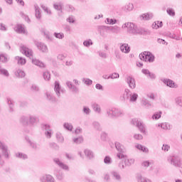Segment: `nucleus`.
Listing matches in <instances>:
<instances>
[{
  "mask_svg": "<svg viewBox=\"0 0 182 182\" xmlns=\"http://www.w3.org/2000/svg\"><path fill=\"white\" fill-rule=\"evenodd\" d=\"M31 90L32 92H39V87H38V85L33 84L31 87Z\"/></svg>",
  "mask_w": 182,
  "mask_h": 182,
  "instance_id": "69168bd1",
  "label": "nucleus"
},
{
  "mask_svg": "<svg viewBox=\"0 0 182 182\" xmlns=\"http://www.w3.org/2000/svg\"><path fill=\"white\" fill-rule=\"evenodd\" d=\"M84 46H86V48H89V46H92L93 45V41L91 39L86 40L83 42Z\"/></svg>",
  "mask_w": 182,
  "mask_h": 182,
  "instance_id": "6e6d98bb",
  "label": "nucleus"
},
{
  "mask_svg": "<svg viewBox=\"0 0 182 182\" xmlns=\"http://www.w3.org/2000/svg\"><path fill=\"white\" fill-rule=\"evenodd\" d=\"M44 36H46V38L47 39V41H53V38H52V36H50V33H48V31H43Z\"/></svg>",
  "mask_w": 182,
  "mask_h": 182,
  "instance_id": "603ef678",
  "label": "nucleus"
},
{
  "mask_svg": "<svg viewBox=\"0 0 182 182\" xmlns=\"http://www.w3.org/2000/svg\"><path fill=\"white\" fill-rule=\"evenodd\" d=\"M104 163L105 164H112L113 160H112V158L109 156H106L104 159Z\"/></svg>",
  "mask_w": 182,
  "mask_h": 182,
  "instance_id": "3c124183",
  "label": "nucleus"
},
{
  "mask_svg": "<svg viewBox=\"0 0 182 182\" xmlns=\"http://www.w3.org/2000/svg\"><path fill=\"white\" fill-rule=\"evenodd\" d=\"M8 60H9V58H8V55H6V54H0V62L6 63Z\"/></svg>",
  "mask_w": 182,
  "mask_h": 182,
  "instance_id": "a18cd8bd",
  "label": "nucleus"
},
{
  "mask_svg": "<svg viewBox=\"0 0 182 182\" xmlns=\"http://www.w3.org/2000/svg\"><path fill=\"white\" fill-rule=\"evenodd\" d=\"M66 85L68 86V87L70 89V90H71L72 92H73V93H79V88H77V87H76L75 85H74L72 82L70 81H67L66 82Z\"/></svg>",
  "mask_w": 182,
  "mask_h": 182,
  "instance_id": "2eb2a0df",
  "label": "nucleus"
},
{
  "mask_svg": "<svg viewBox=\"0 0 182 182\" xmlns=\"http://www.w3.org/2000/svg\"><path fill=\"white\" fill-rule=\"evenodd\" d=\"M163 26V22L161 21H155L152 24L153 29H159V28H161Z\"/></svg>",
  "mask_w": 182,
  "mask_h": 182,
  "instance_id": "79ce46f5",
  "label": "nucleus"
},
{
  "mask_svg": "<svg viewBox=\"0 0 182 182\" xmlns=\"http://www.w3.org/2000/svg\"><path fill=\"white\" fill-rule=\"evenodd\" d=\"M15 156L21 160H28V155L21 152H17L15 154Z\"/></svg>",
  "mask_w": 182,
  "mask_h": 182,
  "instance_id": "c85d7f7f",
  "label": "nucleus"
},
{
  "mask_svg": "<svg viewBox=\"0 0 182 182\" xmlns=\"http://www.w3.org/2000/svg\"><path fill=\"white\" fill-rule=\"evenodd\" d=\"M141 123V121L138 120L137 118H134L131 121V124L132 126H136V127H139Z\"/></svg>",
  "mask_w": 182,
  "mask_h": 182,
  "instance_id": "a19ab883",
  "label": "nucleus"
},
{
  "mask_svg": "<svg viewBox=\"0 0 182 182\" xmlns=\"http://www.w3.org/2000/svg\"><path fill=\"white\" fill-rule=\"evenodd\" d=\"M114 144L116 149L119 152L117 154V157L120 160L126 159V148H124V146H123L122 144H120V142L118 141H116Z\"/></svg>",
  "mask_w": 182,
  "mask_h": 182,
  "instance_id": "f03ea898",
  "label": "nucleus"
},
{
  "mask_svg": "<svg viewBox=\"0 0 182 182\" xmlns=\"http://www.w3.org/2000/svg\"><path fill=\"white\" fill-rule=\"evenodd\" d=\"M164 85H166V86H168V87H172V88H177L178 85L177 84L174 83V81L170 80V79H164L163 80Z\"/></svg>",
  "mask_w": 182,
  "mask_h": 182,
  "instance_id": "dca6fc26",
  "label": "nucleus"
},
{
  "mask_svg": "<svg viewBox=\"0 0 182 182\" xmlns=\"http://www.w3.org/2000/svg\"><path fill=\"white\" fill-rule=\"evenodd\" d=\"M15 75L17 77H25V72H23L22 70H17L15 73Z\"/></svg>",
  "mask_w": 182,
  "mask_h": 182,
  "instance_id": "49530a36",
  "label": "nucleus"
},
{
  "mask_svg": "<svg viewBox=\"0 0 182 182\" xmlns=\"http://www.w3.org/2000/svg\"><path fill=\"white\" fill-rule=\"evenodd\" d=\"M34 9H35V15L36 18L41 21L42 18V14L41 13V8H39V6L38 4L34 5Z\"/></svg>",
  "mask_w": 182,
  "mask_h": 182,
  "instance_id": "4be33fe9",
  "label": "nucleus"
},
{
  "mask_svg": "<svg viewBox=\"0 0 182 182\" xmlns=\"http://www.w3.org/2000/svg\"><path fill=\"white\" fill-rule=\"evenodd\" d=\"M105 23H107V25H116V23H117V20L116 18H107Z\"/></svg>",
  "mask_w": 182,
  "mask_h": 182,
  "instance_id": "4c0bfd02",
  "label": "nucleus"
},
{
  "mask_svg": "<svg viewBox=\"0 0 182 182\" xmlns=\"http://www.w3.org/2000/svg\"><path fill=\"white\" fill-rule=\"evenodd\" d=\"M74 132L75 134H82V133H83V129L80 127H77L75 128Z\"/></svg>",
  "mask_w": 182,
  "mask_h": 182,
  "instance_id": "0e129e2a",
  "label": "nucleus"
},
{
  "mask_svg": "<svg viewBox=\"0 0 182 182\" xmlns=\"http://www.w3.org/2000/svg\"><path fill=\"white\" fill-rule=\"evenodd\" d=\"M0 75L1 76H4L5 77H9V72H8V70L2 68V66L0 65Z\"/></svg>",
  "mask_w": 182,
  "mask_h": 182,
  "instance_id": "473e14b6",
  "label": "nucleus"
},
{
  "mask_svg": "<svg viewBox=\"0 0 182 182\" xmlns=\"http://www.w3.org/2000/svg\"><path fill=\"white\" fill-rule=\"evenodd\" d=\"M134 6H133V4L128 3L124 7V11L125 12H130L132 9H134Z\"/></svg>",
  "mask_w": 182,
  "mask_h": 182,
  "instance_id": "e433bc0d",
  "label": "nucleus"
},
{
  "mask_svg": "<svg viewBox=\"0 0 182 182\" xmlns=\"http://www.w3.org/2000/svg\"><path fill=\"white\" fill-rule=\"evenodd\" d=\"M92 127L95 129V130H99V131L102 130V126L100 125V123H99V122L95 121L92 122Z\"/></svg>",
  "mask_w": 182,
  "mask_h": 182,
  "instance_id": "37998d69",
  "label": "nucleus"
},
{
  "mask_svg": "<svg viewBox=\"0 0 182 182\" xmlns=\"http://www.w3.org/2000/svg\"><path fill=\"white\" fill-rule=\"evenodd\" d=\"M54 91H55L56 96H58V97H61L62 95H63V93H65V89H63V88H62V87H60V84L58 81L55 82Z\"/></svg>",
  "mask_w": 182,
  "mask_h": 182,
  "instance_id": "0eeeda50",
  "label": "nucleus"
},
{
  "mask_svg": "<svg viewBox=\"0 0 182 182\" xmlns=\"http://www.w3.org/2000/svg\"><path fill=\"white\" fill-rule=\"evenodd\" d=\"M41 8H42L43 10H44V12H46V14L48 15H51L52 14V11H50V9H49V8H48L45 5H42Z\"/></svg>",
  "mask_w": 182,
  "mask_h": 182,
  "instance_id": "680f3d73",
  "label": "nucleus"
},
{
  "mask_svg": "<svg viewBox=\"0 0 182 182\" xmlns=\"http://www.w3.org/2000/svg\"><path fill=\"white\" fill-rule=\"evenodd\" d=\"M36 123V117L33 115H28V125L33 126Z\"/></svg>",
  "mask_w": 182,
  "mask_h": 182,
  "instance_id": "72a5a7b5",
  "label": "nucleus"
},
{
  "mask_svg": "<svg viewBox=\"0 0 182 182\" xmlns=\"http://www.w3.org/2000/svg\"><path fill=\"white\" fill-rule=\"evenodd\" d=\"M53 174L56 177L57 180H63V172H62L60 170H54Z\"/></svg>",
  "mask_w": 182,
  "mask_h": 182,
  "instance_id": "a878e982",
  "label": "nucleus"
},
{
  "mask_svg": "<svg viewBox=\"0 0 182 182\" xmlns=\"http://www.w3.org/2000/svg\"><path fill=\"white\" fill-rule=\"evenodd\" d=\"M176 102L177 105L182 107V97H178L176 99Z\"/></svg>",
  "mask_w": 182,
  "mask_h": 182,
  "instance_id": "774afa93",
  "label": "nucleus"
},
{
  "mask_svg": "<svg viewBox=\"0 0 182 182\" xmlns=\"http://www.w3.org/2000/svg\"><path fill=\"white\" fill-rule=\"evenodd\" d=\"M156 127H161V129H163V130H171L172 127L168 122H164L157 124Z\"/></svg>",
  "mask_w": 182,
  "mask_h": 182,
  "instance_id": "6ab92c4d",
  "label": "nucleus"
},
{
  "mask_svg": "<svg viewBox=\"0 0 182 182\" xmlns=\"http://www.w3.org/2000/svg\"><path fill=\"white\" fill-rule=\"evenodd\" d=\"M119 49L122 53H130V47L127 43H123L120 46Z\"/></svg>",
  "mask_w": 182,
  "mask_h": 182,
  "instance_id": "412c9836",
  "label": "nucleus"
},
{
  "mask_svg": "<svg viewBox=\"0 0 182 182\" xmlns=\"http://www.w3.org/2000/svg\"><path fill=\"white\" fill-rule=\"evenodd\" d=\"M16 60L18 65H25L26 63V60L22 57L16 56L15 57Z\"/></svg>",
  "mask_w": 182,
  "mask_h": 182,
  "instance_id": "58836bf2",
  "label": "nucleus"
},
{
  "mask_svg": "<svg viewBox=\"0 0 182 182\" xmlns=\"http://www.w3.org/2000/svg\"><path fill=\"white\" fill-rule=\"evenodd\" d=\"M20 52H21L23 55L27 56V58L31 59L32 63L36 65V66H38V68H45V63L36 58H33V51H32L29 48L25 46H21L20 48Z\"/></svg>",
  "mask_w": 182,
  "mask_h": 182,
  "instance_id": "f257e3e1",
  "label": "nucleus"
},
{
  "mask_svg": "<svg viewBox=\"0 0 182 182\" xmlns=\"http://www.w3.org/2000/svg\"><path fill=\"white\" fill-rule=\"evenodd\" d=\"M107 28L108 31H110V32H112V33H120V31H122V28L117 26H107Z\"/></svg>",
  "mask_w": 182,
  "mask_h": 182,
  "instance_id": "a211bd4d",
  "label": "nucleus"
},
{
  "mask_svg": "<svg viewBox=\"0 0 182 182\" xmlns=\"http://www.w3.org/2000/svg\"><path fill=\"white\" fill-rule=\"evenodd\" d=\"M44 80H50V73L46 71L43 74Z\"/></svg>",
  "mask_w": 182,
  "mask_h": 182,
  "instance_id": "5fc2aeb1",
  "label": "nucleus"
},
{
  "mask_svg": "<svg viewBox=\"0 0 182 182\" xmlns=\"http://www.w3.org/2000/svg\"><path fill=\"white\" fill-rule=\"evenodd\" d=\"M153 16L154 15L152 13H146L140 16V19L141 21H150V19L153 18Z\"/></svg>",
  "mask_w": 182,
  "mask_h": 182,
  "instance_id": "5701e85b",
  "label": "nucleus"
},
{
  "mask_svg": "<svg viewBox=\"0 0 182 182\" xmlns=\"http://www.w3.org/2000/svg\"><path fill=\"white\" fill-rule=\"evenodd\" d=\"M124 160V164L127 167H130L132 164H134V159H127V156L126 155L125 158H122Z\"/></svg>",
  "mask_w": 182,
  "mask_h": 182,
  "instance_id": "c756f323",
  "label": "nucleus"
},
{
  "mask_svg": "<svg viewBox=\"0 0 182 182\" xmlns=\"http://www.w3.org/2000/svg\"><path fill=\"white\" fill-rule=\"evenodd\" d=\"M43 129H44L45 132V134L46 136V137H52V134H53V132L52 131V129H50V127L48 124H46L43 127Z\"/></svg>",
  "mask_w": 182,
  "mask_h": 182,
  "instance_id": "f3484780",
  "label": "nucleus"
},
{
  "mask_svg": "<svg viewBox=\"0 0 182 182\" xmlns=\"http://www.w3.org/2000/svg\"><path fill=\"white\" fill-rule=\"evenodd\" d=\"M138 129L141 133H143L144 134L146 135L147 134V131L146 130V125L141 122V124L138 126Z\"/></svg>",
  "mask_w": 182,
  "mask_h": 182,
  "instance_id": "c9c22d12",
  "label": "nucleus"
},
{
  "mask_svg": "<svg viewBox=\"0 0 182 182\" xmlns=\"http://www.w3.org/2000/svg\"><path fill=\"white\" fill-rule=\"evenodd\" d=\"M26 140L27 143H28V144L31 146V147H32V149L36 150L38 146L36 145V143H35V141L31 140L29 138H26Z\"/></svg>",
  "mask_w": 182,
  "mask_h": 182,
  "instance_id": "ea45409f",
  "label": "nucleus"
},
{
  "mask_svg": "<svg viewBox=\"0 0 182 182\" xmlns=\"http://www.w3.org/2000/svg\"><path fill=\"white\" fill-rule=\"evenodd\" d=\"M54 36L57 39H63L65 38V34H63V33H54Z\"/></svg>",
  "mask_w": 182,
  "mask_h": 182,
  "instance_id": "4d7b16f0",
  "label": "nucleus"
},
{
  "mask_svg": "<svg viewBox=\"0 0 182 182\" xmlns=\"http://www.w3.org/2000/svg\"><path fill=\"white\" fill-rule=\"evenodd\" d=\"M46 95L48 100H50V102H55V98L53 95H50L49 92H46Z\"/></svg>",
  "mask_w": 182,
  "mask_h": 182,
  "instance_id": "bf43d9fd",
  "label": "nucleus"
},
{
  "mask_svg": "<svg viewBox=\"0 0 182 182\" xmlns=\"http://www.w3.org/2000/svg\"><path fill=\"white\" fill-rule=\"evenodd\" d=\"M139 98V95L136 92L132 93L131 96L129 97V102L131 103H136L137 102V99Z\"/></svg>",
  "mask_w": 182,
  "mask_h": 182,
  "instance_id": "2f4dec72",
  "label": "nucleus"
},
{
  "mask_svg": "<svg viewBox=\"0 0 182 182\" xmlns=\"http://www.w3.org/2000/svg\"><path fill=\"white\" fill-rule=\"evenodd\" d=\"M111 175L112 176V178L116 180L117 181H122V176H120V173L117 171H112L111 172Z\"/></svg>",
  "mask_w": 182,
  "mask_h": 182,
  "instance_id": "b1692460",
  "label": "nucleus"
},
{
  "mask_svg": "<svg viewBox=\"0 0 182 182\" xmlns=\"http://www.w3.org/2000/svg\"><path fill=\"white\" fill-rule=\"evenodd\" d=\"M0 150L2 151L3 156L5 159H9V150H8V146L5 143L0 141Z\"/></svg>",
  "mask_w": 182,
  "mask_h": 182,
  "instance_id": "1a4fd4ad",
  "label": "nucleus"
},
{
  "mask_svg": "<svg viewBox=\"0 0 182 182\" xmlns=\"http://www.w3.org/2000/svg\"><path fill=\"white\" fill-rule=\"evenodd\" d=\"M36 46H37L38 49H39V50H41V52H43L44 53L48 52V46L45 45V43L37 42L36 43Z\"/></svg>",
  "mask_w": 182,
  "mask_h": 182,
  "instance_id": "4468645a",
  "label": "nucleus"
},
{
  "mask_svg": "<svg viewBox=\"0 0 182 182\" xmlns=\"http://www.w3.org/2000/svg\"><path fill=\"white\" fill-rule=\"evenodd\" d=\"M14 31L17 33H21V35H28V31L25 29V26L22 24H16L14 26Z\"/></svg>",
  "mask_w": 182,
  "mask_h": 182,
  "instance_id": "9d476101",
  "label": "nucleus"
},
{
  "mask_svg": "<svg viewBox=\"0 0 182 182\" xmlns=\"http://www.w3.org/2000/svg\"><path fill=\"white\" fill-rule=\"evenodd\" d=\"M85 141V139H83V137H76L73 139V143L74 144H82Z\"/></svg>",
  "mask_w": 182,
  "mask_h": 182,
  "instance_id": "f704fd0d",
  "label": "nucleus"
},
{
  "mask_svg": "<svg viewBox=\"0 0 182 182\" xmlns=\"http://www.w3.org/2000/svg\"><path fill=\"white\" fill-rule=\"evenodd\" d=\"M136 149H137L138 150H139L140 151H142V153H146L148 154L149 153V148L138 144L135 146Z\"/></svg>",
  "mask_w": 182,
  "mask_h": 182,
  "instance_id": "cd10ccee",
  "label": "nucleus"
},
{
  "mask_svg": "<svg viewBox=\"0 0 182 182\" xmlns=\"http://www.w3.org/2000/svg\"><path fill=\"white\" fill-rule=\"evenodd\" d=\"M53 163H55V164L58 166L60 168H62L63 170H65V171H69V166L67 164L62 162V161H60L59 158H54L53 159Z\"/></svg>",
  "mask_w": 182,
  "mask_h": 182,
  "instance_id": "6e6552de",
  "label": "nucleus"
},
{
  "mask_svg": "<svg viewBox=\"0 0 182 182\" xmlns=\"http://www.w3.org/2000/svg\"><path fill=\"white\" fill-rule=\"evenodd\" d=\"M126 82L129 85V87H130V89L136 88V80H134L132 76L127 77Z\"/></svg>",
  "mask_w": 182,
  "mask_h": 182,
  "instance_id": "9b49d317",
  "label": "nucleus"
},
{
  "mask_svg": "<svg viewBox=\"0 0 182 182\" xmlns=\"http://www.w3.org/2000/svg\"><path fill=\"white\" fill-rule=\"evenodd\" d=\"M20 16H21L23 19H25L26 22H28V23L31 22V19L29 18V17L26 16V14H24L23 11L20 12Z\"/></svg>",
  "mask_w": 182,
  "mask_h": 182,
  "instance_id": "864d4df0",
  "label": "nucleus"
},
{
  "mask_svg": "<svg viewBox=\"0 0 182 182\" xmlns=\"http://www.w3.org/2000/svg\"><path fill=\"white\" fill-rule=\"evenodd\" d=\"M53 8L56 11H59L58 16H62V4L60 3H55L53 4Z\"/></svg>",
  "mask_w": 182,
  "mask_h": 182,
  "instance_id": "7c9ffc66",
  "label": "nucleus"
},
{
  "mask_svg": "<svg viewBox=\"0 0 182 182\" xmlns=\"http://www.w3.org/2000/svg\"><path fill=\"white\" fill-rule=\"evenodd\" d=\"M166 13L168 15H169V16H176V11L172 8H168L166 9Z\"/></svg>",
  "mask_w": 182,
  "mask_h": 182,
  "instance_id": "09e8293b",
  "label": "nucleus"
},
{
  "mask_svg": "<svg viewBox=\"0 0 182 182\" xmlns=\"http://www.w3.org/2000/svg\"><path fill=\"white\" fill-rule=\"evenodd\" d=\"M91 107L95 113H97V114H102V107L97 102H92L91 104Z\"/></svg>",
  "mask_w": 182,
  "mask_h": 182,
  "instance_id": "ddd939ff",
  "label": "nucleus"
},
{
  "mask_svg": "<svg viewBox=\"0 0 182 182\" xmlns=\"http://www.w3.org/2000/svg\"><path fill=\"white\" fill-rule=\"evenodd\" d=\"M63 127L65 130H67V132H73V124L70 122H64Z\"/></svg>",
  "mask_w": 182,
  "mask_h": 182,
  "instance_id": "bb28decb",
  "label": "nucleus"
},
{
  "mask_svg": "<svg viewBox=\"0 0 182 182\" xmlns=\"http://www.w3.org/2000/svg\"><path fill=\"white\" fill-rule=\"evenodd\" d=\"M7 103L9 106L10 112H14V101L11 98H7Z\"/></svg>",
  "mask_w": 182,
  "mask_h": 182,
  "instance_id": "8fccbe9b",
  "label": "nucleus"
},
{
  "mask_svg": "<svg viewBox=\"0 0 182 182\" xmlns=\"http://www.w3.org/2000/svg\"><path fill=\"white\" fill-rule=\"evenodd\" d=\"M19 122L23 126H29V115L22 116L20 117Z\"/></svg>",
  "mask_w": 182,
  "mask_h": 182,
  "instance_id": "aec40b11",
  "label": "nucleus"
},
{
  "mask_svg": "<svg viewBox=\"0 0 182 182\" xmlns=\"http://www.w3.org/2000/svg\"><path fill=\"white\" fill-rule=\"evenodd\" d=\"M122 28L123 29L127 28L128 32H129V33H134V35L140 33L139 28H137V26L134 25L133 23H126L122 25Z\"/></svg>",
  "mask_w": 182,
  "mask_h": 182,
  "instance_id": "423d86ee",
  "label": "nucleus"
},
{
  "mask_svg": "<svg viewBox=\"0 0 182 182\" xmlns=\"http://www.w3.org/2000/svg\"><path fill=\"white\" fill-rule=\"evenodd\" d=\"M87 173L90 176H96V171L93 168H88Z\"/></svg>",
  "mask_w": 182,
  "mask_h": 182,
  "instance_id": "338daca9",
  "label": "nucleus"
},
{
  "mask_svg": "<svg viewBox=\"0 0 182 182\" xmlns=\"http://www.w3.org/2000/svg\"><path fill=\"white\" fill-rule=\"evenodd\" d=\"M130 96H132V91L129 89H126L124 92V99L129 100V99H130Z\"/></svg>",
  "mask_w": 182,
  "mask_h": 182,
  "instance_id": "c03bdc74",
  "label": "nucleus"
},
{
  "mask_svg": "<svg viewBox=\"0 0 182 182\" xmlns=\"http://www.w3.org/2000/svg\"><path fill=\"white\" fill-rule=\"evenodd\" d=\"M142 105L146 109H150L151 107V105L147 100H142Z\"/></svg>",
  "mask_w": 182,
  "mask_h": 182,
  "instance_id": "052dcab7",
  "label": "nucleus"
},
{
  "mask_svg": "<svg viewBox=\"0 0 182 182\" xmlns=\"http://www.w3.org/2000/svg\"><path fill=\"white\" fill-rule=\"evenodd\" d=\"M161 114H163V112H161V111L156 112L155 114H154L152 115V119L153 120H159V119H160V117H161Z\"/></svg>",
  "mask_w": 182,
  "mask_h": 182,
  "instance_id": "de8ad7c7",
  "label": "nucleus"
},
{
  "mask_svg": "<svg viewBox=\"0 0 182 182\" xmlns=\"http://www.w3.org/2000/svg\"><path fill=\"white\" fill-rule=\"evenodd\" d=\"M168 161L174 167H179L181 168L182 166V161L181 158L177 155L169 156L167 158Z\"/></svg>",
  "mask_w": 182,
  "mask_h": 182,
  "instance_id": "7ed1b4c3",
  "label": "nucleus"
},
{
  "mask_svg": "<svg viewBox=\"0 0 182 182\" xmlns=\"http://www.w3.org/2000/svg\"><path fill=\"white\" fill-rule=\"evenodd\" d=\"M84 154L89 159V160L95 159V154L90 149H85Z\"/></svg>",
  "mask_w": 182,
  "mask_h": 182,
  "instance_id": "393cba45",
  "label": "nucleus"
},
{
  "mask_svg": "<svg viewBox=\"0 0 182 182\" xmlns=\"http://www.w3.org/2000/svg\"><path fill=\"white\" fill-rule=\"evenodd\" d=\"M82 82L87 86H90L93 83V81L89 78H83Z\"/></svg>",
  "mask_w": 182,
  "mask_h": 182,
  "instance_id": "13d9d810",
  "label": "nucleus"
},
{
  "mask_svg": "<svg viewBox=\"0 0 182 182\" xmlns=\"http://www.w3.org/2000/svg\"><path fill=\"white\" fill-rule=\"evenodd\" d=\"M139 58L141 59V60H144V62H149V63L154 62V55L149 51L141 53L139 54Z\"/></svg>",
  "mask_w": 182,
  "mask_h": 182,
  "instance_id": "39448f33",
  "label": "nucleus"
},
{
  "mask_svg": "<svg viewBox=\"0 0 182 182\" xmlns=\"http://www.w3.org/2000/svg\"><path fill=\"white\" fill-rule=\"evenodd\" d=\"M65 8L68 12H75V7L70 4L67 5Z\"/></svg>",
  "mask_w": 182,
  "mask_h": 182,
  "instance_id": "e2e57ef3",
  "label": "nucleus"
},
{
  "mask_svg": "<svg viewBox=\"0 0 182 182\" xmlns=\"http://www.w3.org/2000/svg\"><path fill=\"white\" fill-rule=\"evenodd\" d=\"M41 182H55V178L50 174H46L40 178Z\"/></svg>",
  "mask_w": 182,
  "mask_h": 182,
  "instance_id": "f8f14e48",
  "label": "nucleus"
},
{
  "mask_svg": "<svg viewBox=\"0 0 182 182\" xmlns=\"http://www.w3.org/2000/svg\"><path fill=\"white\" fill-rule=\"evenodd\" d=\"M107 114L109 117H123V116H124V112L117 108L108 109Z\"/></svg>",
  "mask_w": 182,
  "mask_h": 182,
  "instance_id": "20e7f679",
  "label": "nucleus"
}]
</instances>
